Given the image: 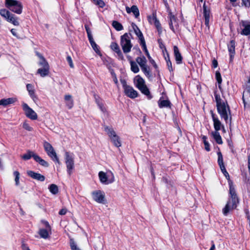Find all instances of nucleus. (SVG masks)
<instances>
[{"instance_id": "1", "label": "nucleus", "mask_w": 250, "mask_h": 250, "mask_svg": "<svg viewBox=\"0 0 250 250\" xmlns=\"http://www.w3.org/2000/svg\"><path fill=\"white\" fill-rule=\"evenodd\" d=\"M214 96L217 111L221 118L227 122L229 114H230V110L228 103L222 100L219 94L215 93Z\"/></svg>"}, {"instance_id": "2", "label": "nucleus", "mask_w": 250, "mask_h": 250, "mask_svg": "<svg viewBox=\"0 0 250 250\" xmlns=\"http://www.w3.org/2000/svg\"><path fill=\"white\" fill-rule=\"evenodd\" d=\"M229 194L230 198L223 209V213L225 215H227L230 210L235 208L237 204L238 203V199L235 189L232 185L229 186Z\"/></svg>"}, {"instance_id": "3", "label": "nucleus", "mask_w": 250, "mask_h": 250, "mask_svg": "<svg viewBox=\"0 0 250 250\" xmlns=\"http://www.w3.org/2000/svg\"><path fill=\"white\" fill-rule=\"evenodd\" d=\"M134 83L136 87H137L141 92L147 96L148 99L152 98L150 94V91L145 84V80L140 76L137 75L134 78Z\"/></svg>"}, {"instance_id": "4", "label": "nucleus", "mask_w": 250, "mask_h": 250, "mask_svg": "<svg viewBox=\"0 0 250 250\" xmlns=\"http://www.w3.org/2000/svg\"><path fill=\"white\" fill-rule=\"evenodd\" d=\"M131 36L130 34L126 33L121 37L120 45L125 54L130 52L133 46L130 40Z\"/></svg>"}, {"instance_id": "5", "label": "nucleus", "mask_w": 250, "mask_h": 250, "mask_svg": "<svg viewBox=\"0 0 250 250\" xmlns=\"http://www.w3.org/2000/svg\"><path fill=\"white\" fill-rule=\"evenodd\" d=\"M5 6L11 11L20 14L22 12V5L21 2L16 0H5Z\"/></svg>"}, {"instance_id": "6", "label": "nucleus", "mask_w": 250, "mask_h": 250, "mask_svg": "<svg viewBox=\"0 0 250 250\" xmlns=\"http://www.w3.org/2000/svg\"><path fill=\"white\" fill-rule=\"evenodd\" d=\"M120 82L123 85L125 95L131 99H134L138 97V92L134 90L132 86L127 85L125 80L121 79Z\"/></svg>"}, {"instance_id": "7", "label": "nucleus", "mask_w": 250, "mask_h": 250, "mask_svg": "<svg viewBox=\"0 0 250 250\" xmlns=\"http://www.w3.org/2000/svg\"><path fill=\"white\" fill-rule=\"evenodd\" d=\"M98 175L100 181L102 184L108 185L113 183L115 181L114 175L111 171L107 173L100 171Z\"/></svg>"}, {"instance_id": "8", "label": "nucleus", "mask_w": 250, "mask_h": 250, "mask_svg": "<svg viewBox=\"0 0 250 250\" xmlns=\"http://www.w3.org/2000/svg\"><path fill=\"white\" fill-rule=\"evenodd\" d=\"M104 131L108 134L115 146L116 147H120L121 146V142L120 141V138L117 135L115 131L112 128L106 126L104 127Z\"/></svg>"}, {"instance_id": "9", "label": "nucleus", "mask_w": 250, "mask_h": 250, "mask_svg": "<svg viewBox=\"0 0 250 250\" xmlns=\"http://www.w3.org/2000/svg\"><path fill=\"white\" fill-rule=\"evenodd\" d=\"M43 147L47 155L52 160L60 165V162L52 145L47 142H44L43 143Z\"/></svg>"}, {"instance_id": "10", "label": "nucleus", "mask_w": 250, "mask_h": 250, "mask_svg": "<svg viewBox=\"0 0 250 250\" xmlns=\"http://www.w3.org/2000/svg\"><path fill=\"white\" fill-rule=\"evenodd\" d=\"M65 161L67 167V172L70 175L74 167V157L73 155L69 152H66L65 153Z\"/></svg>"}, {"instance_id": "11", "label": "nucleus", "mask_w": 250, "mask_h": 250, "mask_svg": "<svg viewBox=\"0 0 250 250\" xmlns=\"http://www.w3.org/2000/svg\"><path fill=\"white\" fill-rule=\"evenodd\" d=\"M169 20V25L171 30L174 33L179 30V21L177 18L171 12H169L168 16Z\"/></svg>"}, {"instance_id": "12", "label": "nucleus", "mask_w": 250, "mask_h": 250, "mask_svg": "<svg viewBox=\"0 0 250 250\" xmlns=\"http://www.w3.org/2000/svg\"><path fill=\"white\" fill-rule=\"evenodd\" d=\"M22 106L27 117L33 120L37 119L38 115L37 113L27 104L23 103Z\"/></svg>"}, {"instance_id": "13", "label": "nucleus", "mask_w": 250, "mask_h": 250, "mask_svg": "<svg viewBox=\"0 0 250 250\" xmlns=\"http://www.w3.org/2000/svg\"><path fill=\"white\" fill-rule=\"evenodd\" d=\"M93 199L96 202L101 203H105V194L101 190H96L92 192Z\"/></svg>"}, {"instance_id": "14", "label": "nucleus", "mask_w": 250, "mask_h": 250, "mask_svg": "<svg viewBox=\"0 0 250 250\" xmlns=\"http://www.w3.org/2000/svg\"><path fill=\"white\" fill-rule=\"evenodd\" d=\"M240 26L242 30L241 35L244 36L250 35V21L242 20L240 22Z\"/></svg>"}, {"instance_id": "15", "label": "nucleus", "mask_w": 250, "mask_h": 250, "mask_svg": "<svg viewBox=\"0 0 250 250\" xmlns=\"http://www.w3.org/2000/svg\"><path fill=\"white\" fill-rule=\"evenodd\" d=\"M242 99L244 107H246L247 102L250 101V76L246 84L245 89L243 92Z\"/></svg>"}, {"instance_id": "16", "label": "nucleus", "mask_w": 250, "mask_h": 250, "mask_svg": "<svg viewBox=\"0 0 250 250\" xmlns=\"http://www.w3.org/2000/svg\"><path fill=\"white\" fill-rule=\"evenodd\" d=\"M210 112L213 122V126L215 129V131H218L221 129V127H223V125H222L219 119L216 117L213 111H211Z\"/></svg>"}, {"instance_id": "17", "label": "nucleus", "mask_w": 250, "mask_h": 250, "mask_svg": "<svg viewBox=\"0 0 250 250\" xmlns=\"http://www.w3.org/2000/svg\"><path fill=\"white\" fill-rule=\"evenodd\" d=\"M111 49L116 53L117 57L119 59L123 60H124L123 54L120 50L118 44L114 42H113L110 44Z\"/></svg>"}, {"instance_id": "18", "label": "nucleus", "mask_w": 250, "mask_h": 250, "mask_svg": "<svg viewBox=\"0 0 250 250\" xmlns=\"http://www.w3.org/2000/svg\"><path fill=\"white\" fill-rule=\"evenodd\" d=\"M46 229H40L39 233L42 238L47 239L49 237L48 231L51 230V227L47 222H45Z\"/></svg>"}, {"instance_id": "19", "label": "nucleus", "mask_w": 250, "mask_h": 250, "mask_svg": "<svg viewBox=\"0 0 250 250\" xmlns=\"http://www.w3.org/2000/svg\"><path fill=\"white\" fill-rule=\"evenodd\" d=\"M27 175L31 177L32 178L40 181H44L45 180V177L38 173L35 172L32 170H28L27 171Z\"/></svg>"}, {"instance_id": "20", "label": "nucleus", "mask_w": 250, "mask_h": 250, "mask_svg": "<svg viewBox=\"0 0 250 250\" xmlns=\"http://www.w3.org/2000/svg\"><path fill=\"white\" fill-rule=\"evenodd\" d=\"M131 26H132V28L133 29L134 33L137 35V36L139 38L140 42H143H143L145 41V39L143 36V35L142 32L139 29V28L138 27V26L134 23H132L131 24Z\"/></svg>"}, {"instance_id": "21", "label": "nucleus", "mask_w": 250, "mask_h": 250, "mask_svg": "<svg viewBox=\"0 0 250 250\" xmlns=\"http://www.w3.org/2000/svg\"><path fill=\"white\" fill-rule=\"evenodd\" d=\"M64 99L66 106L68 109H71L74 106V101L72 96L69 94L65 95Z\"/></svg>"}, {"instance_id": "22", "label": "nucleus", "mask_w": 250, "mask_h": 250, "mask_svg": "<svg viewBox=\"0 0 250 250\" xmlns=\"http://www.w3.org/2000/svg\"><path fill=\"white\" fill-rule=\"evenodd\" d=\"M126 12L128 14L130 13L131 12L133 13L134 14L135 17L136 18H138L139 16L140 13H139V10L138 8L136 5H133L131 6V8H129L128 6H126Z\"/></svg>"}, {"instance_id": "23", "label": "nucleus", "mask_w": 250, "mask_h": 250, "mask_svg": "<svg viewBox=\"0 0 250 250\" xmlns=\"http://www.w3.org/2000/svg\"><path fill=\"white\" fill-rule=\"evenodd\" d=\"M174 54L177 63L181 64L182 62L183 58L181 53L179 52V49L177 46H174L173 47Z\"/></svg>"}, {"instance_id": "24", "label": "nucleus", "mask_w": 250, "mask_h": 250, "mask_svg": "<svg viewBox=\"0 0 250 250\" xmlns=\"http://www.w3.org/2000/svg\"><path fill=\"white\" fill-rule=\"evenodd\" d=\"M17 101L16 98H9L7 99H2L0 100V105L6 106L7 105L12 104Z\"/></svg>"}, {"instance_id": "25", "label": "nucleus", "mask_w": 250, "mask_h": 250, "mask_svg": "<svg viewBox=\"0 0 250 250\" xmlns=\"http://www.w3.org/2000/svg\"><path fill=\"white\" fill-rule=\"evenodd\" d=\"M136 62L140 65V67L147 64V60L144 56L137 57L136 59Z\"/></svg>"}, {"instance_id": "26", "label": "nucleus", "mask_w": 250, "mask_h": 250, "mask_svg": "<svg viewBox=\"0 0 250 250\" xmlns=\"http://www.w3.org/2000/svg\"><path fill=\"white\" fill-rule=\"evenodd\" d=\"M171 103L168 100H162L161 98L158 101V105L160 108L170 107Z\"/></svg>"}, {"instance_id": "27", "label": "nucleus", "mask_w": 250, "mask_h": 250, "mask_svg": "<svg viewBox=\"0 0 250 250\" xmlns=\"http://www.w3.org/2000/svg\"><path fill=\"white\" fill-rule=\"evenodd\" d=\"M211 135L218 144H222L223 141L222 138L218 131H213L211 132Z\"/></svg>"}, {"instance_id": "28", "label": "nucleus", "mask_w": 250, "mask_h": 250, "mask_svg": "<svg viewBox=\"0 0 250 250\" xmlns=\"http://www.w3.org/2000/svg\"><path fill=\"white\" fill-rule=\"evenodd\" d=\"M34 156L35 161L39 163L41 166L44 167H48L49 166L48 163L43 159H42L39 155H34Z\"/></svg>"}, {"instance_id": "29", "label": "nucleus", "mask_w": 250, "mask_h": 250, "mask_svg": "<svg viewBox=\"0 0 250 250\" xmlns=\"http://www.w3.org/2000/svg\"><path fill=\"white\" fill-rule=\"evenodd\" d=\"M6 20L8 22L12 23L15 26H18L19 25L18 18L15 17V16L12 14L8 17V18H7Z\"/></svg>"}, {"instance_id": "30", "label": "nucleus", "mask_w": 250, "mask_h": 250, "mask_svg": "<svg viewBox=\"0 0 250 250\" xmlns=\"http://www.w3.org/2000/svg\"><path fill=\"white\" fill-rule=\"evenodd\" d=\"M26 88L31 97L33 99V100H35V99L36 98V97L35 94L33 86L31 84H27L26 85Z\"/></svg>"}, {"instance_id": "31", "label": "nucleus", "mask_w": 250, "mask_h": 250, "mask_svg": "<svg viewBox=\"0 0 250 250\" xmlns=\"http://www.w3.org/2000/svg\"><path fill=\"white\" fill-rule=\"evenodd\" d=\"M49 68L46 67L43 68H39L38 69L37 73L39 74L41 77H44L47 76L49 74Z\"/></svg>"}, {"instance_id": "32", "label": "nucleus", "mask_w": 250, "mask_h": 250, "mask_svg": "<svg viewBox=\"0 0 250 250\" xmlns=\"http://www.w3.org/2000/svg\"><path fill=\"white\" fill-rule=\"evenodd\" d=\"M88 40L93 50L97 53H100V50L98 48V46L97 45L96 42H94L93 37L88 38Z\"/></svg>"}, {"instance_id": "33", "label": "nucleus", "mask_w": 250, "mask_h": 250, "mask_svg": "<svg viewBox=\"0 0 250 250\" xmlns=\"http://www.w3.org/2000/svg\"><path fill=\"white\" fill-rule=\"evenodd\" d=\"M130 64L131 66V70L132 72L135 73H137L139 72V68L137 64V62L133 61H130Z\"/></svg>"}, {"instance_id": "34", "label": "nucleus", "mask_w": 250, "mask_h": 250, "mask_svg": "<svg viewBox=\"0 0 250 250\" xmlns=\"http://www.w3.org/2000/svg\"><path fill=\"white\" fill-rule=\"evenodd\" d=\"M235 42L234 40L230 41L228 45V50L229 54H235Z\"/></svg>"}, {"instance_id": "35", "label": "nucleus", "mask_w": 250, "mask_h": 250, "mask_svg": "<svg viewBox=\"0 0 250 250\" xmlns=\"http://www.w3.org/2000/svg\"><path fill=\"white\" fill-rule=\"evenodd\" d=\"M217 155H218V163L219 165L220 168H224L225 165L223 162V155L220 151H219L217 152Z\"/></svg>"}, {"instance_id": "36", "label": "nucleus", "mask_w": 250, "mask_h": 250, "mask_svg": "<svg viewBox=\"0 0 250 250\" xmlns=\"http://www.w3.org/2000/svg\"><path fill=\"white\" fill-rule=\"evenodd\" d=\"M34 155H37V154L32 151L28 150L26 153L21 156V158L24 160H28L31 157H33L34 159Z\"/></svg>"}, {"instance_id": "37", "label": "nucleus", "mask_w": 250, "mask_h": 250, "mask_svg": "<svg viewBox=\"0 0 250 250\" xmlns=\"http://www.w3.org/2000/svg\"><path fill=\"white\" fill-rule=\"evenodd\" d=\"M142 71L145 74V75L148 78L151 77V74L150 71L149 67L146 64L145 66L141 67Z\"/></svg>"}, {"instance_id": "38", "label": "nucleus", "mask_w": 250, "mask_h": 250, "mask_svg": "<svg viewBox=\"0 0 250 250\" xmlns=\"http://www.w3.org/2000/svg\"><path fill=\"white\" fill-rule=\"evenodd\" d=\"M39 57L41 59V61L39 62V65L42 66L43 68H49L48 63L45 60L44 58L43 57L42 55H39Z\"/></svg>"}, {"instance_id": "39", "label": "nucleus", "mask_w": 250, "mask_h": 250, "mask_svg": "<svg viewBox=\"0 0 250 250\" xmlns=\"http://www.w3.org/2000/svg\"><path fill=\"white\" fill-rule=\"evenodd\" d=\"M12 14L7 10L5 9H1L0 10V15L5 19L8 18Z\"/></svg>"}, {"instance_id": "40", "label": "nucleus", "mask_w": 250, "mask_h": 250, "mask_svg": "<svg viewBox=\"0 0 250 250\" xmlns=\"http://www.w3.org/2000/svg\"><path fill=\"white\" fill-rule=\"evenodd\" d=\"M112 25L113 27L117 31H121L123 29V25L117 21H113Z\"/></svg>"}, {"instance_id": "41", "label": "nucleus", "mask_w": 250, "mask_h": 250, "mask_svg": "<svg viewBox=\"0 0 250 250\" xmlns=\"http://www.w3.org/2000/svg\"><path fill=\"white\" fill-rule=\"evenodd\" d=\"M49 189L53 194H56L59 191L57 186L55 184H51L49 187Z\"/></svg>"}, {"instance_id": "42", "label": "nucleus", "mask_w": 250, "mask_h": 250, "mask_svg": "<svg viewBox=\"0 0 250 250\" xmlns=\"http://www.w3.org/2000/svg\"><path fill=\"white\" fill-rule=\"evenodd\" d=\"M204 16L205 20V24L207 26L208 25L209 21V10H206L203 11Z\"/></svg>"}, {"instance_id": "43", "label": "nucleus", "mask_w": 250, "mask_h": 250, "mask_svg": "<svg viewBox=\"0 0 250 250\" xmlns=\"http://www.w3.org/2000/svg\"><path fill=\"white\" fill-rule=\"evenodd\" d=\"M140 44L142 46L143 49L145 51L146 55L147 56L148 59H151V57L149 54V52L147 49L146 45V42L143 41L142 42H140Z\"/></svg>"}, {"instance_id": "44", "label": "nucleus", "mask_w": 250, "mask_h": 250, "mask_svg": "<svg viewBox=\"0 0 250 250\" xmlns=\"http://www.w3.org/2000/svg\"><path fill=\"white\" fill-rule=\"evenodd\" d=\"M22 127L28 131H32L33 130V127H32L29 124L27 123V121H25L22 125Z\"/></svg>"}, {"instance_id": "45", "label": "nucleus", "mask_w": 250, "mask_h": 250, "mask_svg": "<svg viewBox=\"0 0 250 250\" xmlns=\"http://www.w3.org/2000/svg\"><path fill=\"white\" fill-rule=\"evenodd\" d=\"M155 27H156L159 34H161L162 33V27L161 26V24L159 21L158 20H156L153 23Z\"/></svg>"}, {"instance_id": "46", "label": "nucleus", "mask_w": 250, "mask_h": 250, "mask_svg": "<svg viewBox=\"0 0 250 250\" xmlns=\"http://www.w3.org/2000/svg\"><path fill=\"white\" fill-rule=\"evenodd\" d=\"M96 103L101 109V111L103 113H105L106 112V108L104 107V104L100 102V101L96 100Z\"/></svg>"}, {"instance_id": "47", "label": "nucleus", "mask_w": 250, "mask_h": 250, "mask_svg": "<svg viewBox=\"0 0 250 250\" xmlns=\"http://www.w3.org/2000/svg\"><path fill=\"white\" fill-rule=\"evenodd\" d=\"M13 174H14V176H15V183H16V185L18 186L20 183L19 179H20V174L18 171H14Z\"/></svg>"}, {"instance_id": "48", "label": "nucleus", "mask_w": 250, "mask_h": 250, "mask_svg": "<svg viewBox=\"0 0 250 250\" xmlns=\"http://www.w3.org/2000/svg\"><path fill=\"white\" fill-rule=\"evenodd\" d=\"M95 4L98 5L99 7L103 8L104 6L105 3L102 0H91Z\"/></svg>"}, {"instance_id": "49", "label": "nucleus", "mask_w": 250, "mask_h": 250, "mask_svg": "<svg viewBox=\"0 0 250 250\" xmlns=\"http://www.w3.org/2000/svg\"><path fill=\"white\" fill-rule=\"evenodd\" d=\"M215 78L218 82V83L220 84L222 83V78L221 76V74L219 71H216L215 73Z\"/></svg>"}, {"instance_id": "50", "label": "nucleus", "mask_w": 250, "mask_h": 250, "mask_svg": "<svg viewBox=\"0 0 250 250\" xmlns=\"http://www.w3.org/2000/svg\"><path fill=\"white\" fill-rule=\"evenodd\" d=\"M148 20L149 22L151 24H153L154 21H155L158 19H157V18H156V17L155 16L153 15L152 16L148 17Z\"/></svg>"}, {"instance_id": "51", "label": "nucleus", "mask_w": 250, "mask_h": 250, "mask_svg": "<svg viewBox=\"0 0 250 250\" xmlns=\"http://www.w3.org/2000/svg\"><path fill=\"white\" fill-rule=\"evenodd\" d=\"M84 27L87 34L88 38L92 37L91 31L88 26L87 25H85Z\"/></svg>"}, {"instance_id": "52", "label": "nucleus", "mask_w": 250, "mask_h": 250, "mask_svg": "<svg viewBox=\"0 0 250 250\" xmlns=\"http://www.w3.org/2000/svg\"><path fill=\"white\" fill-rule=\"evenodd\" d=\"M111 75L113 79L114 82L117 85H118V79H117V78L116 77L115 73H114V72L113 71H112L111 72Z\"/></svg>"}, {"instance_id": "53", "label": "nucleus", "mask_w": 250, "mask_h": 250, "mask_svg": "<svg viewBox=\"0 0 250 250\" xmlns=\"http://www.w3.org/2000/svg\"><path fill=\"white\" fill-rule=\"evenodd\" d=\"M66 60L68 62L70 67L71 68H73L74 67V64H73V62H72V60L71 57L69 56H68L66 57Z\"/></svg>"}, {"instance_id": "54", "label": "nucleus", "mask_w": 250, "mask_h": 250, "mask_svg": "<svg viewBox=\"0 0 250 250\" xmlns=\"http://www.w3.org/2000/svg\"><path fill=\"white\" fill-rule=\"evenodd\" d=\"M70 247L72 250H81L78 248H77L76 245L75 244L74 241H71L70 242Z\"/></svg>"}, {"instance_id": "55", "label": "nucleus", "mask_w": 250, "mask_h": 250, "mask_svg": "<svg viewBox=\"0 0 250 250\" xmlns=\"http://www.w3.org/2000/svg\"><path fill=\"white\" fill-rule=\"evenodd\" d=\"M167 67H168V70H169V71H173V68H172V63L170 61V60H169L167 61Z\"/></svg>"}, {"instance_id": "56", "label": "nucleus", "mask_w": 250, "mask_h": 250, "mask_svg": "<svg viewBox=\"0 0 250 250\" xmlns=\"http://www.w3.org/2000/svg\"><path fill=\"white\" fill-rule=\"evenodd\" d=\"M221 170L222 171V172H223V173L226 178L229 177V174L228 172L227 171L225 167H224V168H221Z\"/></svg>"}, {"instance_id": "57", "label": "nucleus", "mask_w": 250, "mask_h": 250, "mask_svg": "<svg viewBox=\"0 0 250 250\" xmlns=\"http://www.w3.org/2000/svg\"><path fill=\"white\" fill-rule=\"evenodd\" d=\"M204 144L205 145V149L207 151H209L210 149V146H209L208 142H205V143H204Z\"/></svg>"}, {"instance_id": "58", "label": "nucleus", "mask_w": 250, "mask_h": 250, "mask_svg": "<svg viewBox=\"0 0 250 250\" xmlns=\"http://www.w3.org/2000/svg\"><path fill=\"white\" fill-rule=\"evenodd\" d=\"M67 212V209L66 208H62L59 211V214L62 215H65Z\"/></svg>"}, {"instance_id": "59", "label": "nucleus", "mask_w": 250, "mask_h": 250, "mask_svg": "<svg viewBox=\"0 0 250 250\" xmlns=\"http://www.w3.org/2000/svg\"><path fill=\"white\" fill-rule=\"evenodd\" d=\"M148 60H149L150 62L153 65V66L155 68L157 67V65L154 60H153L151 58V59H148Z\"/></svg>"}, {"instance_id": "60", "label": "nucleus", "mask_w": 250, "mask_h": 250, "mask_svg": "<svg viewBox=\"0 0 250 250\" xmlns=\"http://www.w3.org/2000/svg\"><path fill=\"white\" fill-rule=\"evenodd\" d=\"M21 248L23 250H30L27 245L24 243L22 244Z\"/></svg>"}, {"instance_id": "61", "label": "nucleus", "mask_w": 250, "mask_h": 250, "mask_svg": "<svg viewBox=\"0 0 250 250\" xmlns=\"http://www.w3.org/2000/svg\"><path fill=\"white\" fill-rule=\"evenodd\" d=\"M212 64L213 67H214V68L217 67L218 66V62H217V60H216L215 59H214L212 61Z\"/></svg>"}, {"instance_id": "62", "label": "nucleus", "mask_w": 250, "mask_h": 250, "mask_svg": "<svg viewBox=\"0 0 250 250\" xmlns=\"http://www.w3.org/2000/svg\"><path fill=\"white\" fill-rule=\"evenodd\" d=\"M11 33L12 34V35L18 38V35H17V33L16 32V31L15 29H12L11 30Z\"/></svg>"}, {"instance_id": "63", "label": "nucleus", "mask_w": 250, "mask_h": 250, "mask_svg": "<svg viewBox=\"0 0 250 250\" xmlns=\"http://www.w3.org/2000/svg\"><path fill=\"white\" fill-rule=\"evenodd\" d=\"M242 3L246 6H247L249 2V0H242Z\"/></svg>"}, {"instance_id": "64", "label": "nucleus", "mask_w": 250, "mask_h": 250, "mask_svg": "<svg viewBox=\"0 0 250 250\" xmlns=\"http://www.w3.org/2000/svg\"><path fill=\"white\" fill-rule=\"evenodd\" d=\"M202 139H203V141L204 143L208 142L207 141V137H206V136H202Z\"/></svg>"}]
</instances>
